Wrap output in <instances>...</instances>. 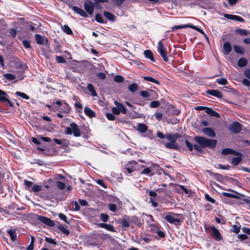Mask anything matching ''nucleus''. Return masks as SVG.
Listing matches in <instances>:
<instances>
[{"mask_svg":"<svg viewBox=\"0 0 250 250\" xmlns=\"http://www.w3.org/2000/svg\"><path fill=\"white\" fill-rule=\"evenodd\" d=\"M195 140L199 145H194V147L195 150L199 152H201L203 150V148L205 147H208L210 148L215 147L217 143L215 140L208 139L203 137H196Z\"/></svg>","mask_w":250,"mask_h":250,"instance_id":"nucleus-1","label":"nucleus"},{"mask_svg":"<svg viewBox=\"0 0 250 250\" xmlns=\"http://www.w3.org/2000/svg\"><path fill=\"white\" fill-rule=\"evenodd\" d=\"M179 216L180 214L170 212L165 217V219L169 223L177 225L181 222V220L176 217Z\"/></svg>","mask_w":250,"mask_h":250,"instance_id":"nucleus-2","label":"nucleus"},{"mask_svg":"<svg viewBox=\"0 0 250 250\" xmlns=\"http://www.w3.org/2000/svg\"><path fill=\"white\" fill-rule=\"evenodd\" d=\"M157 51L161 55L164 60L165 62H167L168 61V57L167 56L166 48L162 43V41L159 42L158 43Z\"/></svg>","mask_w":250,"mask_h":250,"instance_id":"nucleus-3","label":"nucleus"},{"mask_svg":"<svg viewBox=\"0 0 250 250\" xmlns=\"http://www.w3.org/2000/svg\"><path fill=\"white\" fill-rule=\"evenodd\" d=\"M159 166L154 164H152L149 167L145 168L141 172V174H146L147 175H152L154 173V171H157Z\"/></svg>","mask_w":250,"mask_h":250,"instance_id":"nucleus-4","label":"nucleus"},{"mask_svg":"<svg viewBox=\"0 0 250 250\" xmlns=\"http://www.w3.org/2000/svg\"><path fill=\"white\" fill-rule=\"evenodd\" d=\"M206 230L210 232L213 237L217 240L220 241L222 239L221 234L219 230L214 226L206 228Z\"/></svg>","mask_w":250,"mask_h":250,"instance_id":"nucleus-5","label":"nucleus"},{"mask_svg":"<svg viewBox=\"0 0 250 250\" xmlns=\"http://www.w3.org/2000/svg\"><path fill=\"white\" fill-rule=\"evenodd\" d=\"M84 7L89 14L92 15L93 13L94 5L91 1L86 0L84 3Z\"/></svg>","mask_w":250,"mask_h":250,"instance_id":"nucleus-6","label":"nucleus"},{"mask_svg":"<svg viewBox=\"0 0 250 250\" xmlns=\"http://www.w3.org/2000/svg\"><path fill=\"white\" fill-rule=\"evenodd\" d=\"M37 219L41 222L48 225V226L53 227L54 226V222L47 217L43 216L38 215Z\"/></svg>","mask_w":250,"mask_h":250,"instance_id":"nucleus-7","label":"nucleus"},{"mask_svg":"<svg viewBox=\"0 0 250 250\" xmlns=\"http://www.w3.org/2000/svg\"><path fill=\"white\" fill-rule=\"evenodd\" d=\"M229 129L233 133H237L241 129V125L238 122H234L229 125Z\"/></svg>","mask_w":250,"mask_h":250,"instance_id":"nucleus-8","label":"nucleus"},{"mask_svg":"<svg viewBox=\"0 0 250 250\" xmlns=\"http://www.w3.org/2000/svg\"><path fill=\"white\" fill-rule=\"evenodd\" d=\"M70 127L72 128V133L75 137H80L81 135L80 130L76 124L74 123L70 124Z\"/></svg>","mask_w":250,"mask_h":250,"instance_id":"nucleus-9","label":"nucleus"},{"mask_svg":"<svg viewBox=\"0 0 250 250\" xmlns=\"http://www.w3.org/2000/svg\"><path fill=\"white\" fill-rule=\"evenodd\" d=\"M207 93L217 98H222L223 96L222 93L217 90H208Z\"/></svg>","mask_w":250,"mask_h":250,"instance_id":"nucleus-10","label":"nucleus"},{"mask_svg":"<svg viewBox=\"0 0 250 250\" xmlns=\"http://www.w3.org/2000/svg\"><path fill=\"white\" fill-rule=\"evenodd\" d=\"M84 112L87 116L90 118H93L96 116L95 112L87 106H85L84 107Z\"/></svg>","mask_w":250,"mask_h":250,"instance_id":"nucleus-11","label":"nucleus"},{"mask_svg":"<svg viewBox=\"0 0 250 250\" xmlns=\"http://www.w3.org/2000/svg\"><path fill=\"white\" fill-rule=\"evenodd\" d=\"M98 226L100 227L104 228V229H106V230H108L111 232H114L115 231L113 226L111 225H109V224H106L105 223H100L98 224Z\"/></svg>","mask_w":250,"mask_h":250,"instance_id":"nucleus-12","label":"nucleus"},{"mask_svg":"<svg viewBox=\"0 0 250 250\" xmlns=\"http://www.w3.org/2000/svg\"><path fill=\"white\" fill-rule=\"evenodd\" d=\"M203 132L204 134L208 136L211 137H214L215 136V133L212 130V129L208 127L205 128L203 129Z\"/></svg>","mask_w":250,"mask_h":250,"instance_id":"nucleus-13","label":"nucleus"},{"mask_svg":"<svg viewBox=\"0 0 250 250\" xmlns=\"http://www.w3.org/2000/svg\"><path fill=\"white\" fill-rule=\"evenodd\" d=\"M224 54L228 55L231 50V46L229 42H226L223 45Z\"/></svg>","mask_w":250,"mask_h":250,"instance_id":"nucleus-14","label":"nucleus"},{"mask_svg":"<svg viewBox=\"0 0 250 250\" xmlns=\"http://www.w3.org/2000/svg\"><path fill=\"white\" fill-rule=\"evenodd\" d=\"M73 9L75 12L83 17H86L87 16V14L84 11V10L78 7L74 6L73 7Z\"/></svg>","mask_w":250,"mask_h":250,"instance_id":"nucleus-15","label":"nucleus"},{"mask_svg":"<svg viewBox=\"0 0 250 250\" xmlns=\"http://www.w3.org/2000/svg\"><path fill=\"white\" fill-rule=\"evenodd\" d=\"M165 146L167 148L176 149L178 148V146L176 141H172L165 144Z\"/></svg>","mask_w":250,"mask_h":250,"instance_id":"nucleus-16","label":"nucleus"},{"mask_svg":"<svg viewBox=\"0 0 250 250\" xmlns=\"http://www.w3.org/2000/svg\"><path fill=\"white\" fill-rule=\"evenodd\" d=\"M222 153L224 155H227L229 154H232L234 155H239L240 153L236 152L230 148L223 149L222 151Z\"/></svg>","mask_w":250,"mask_h":250,"instance_id":"nucleus-17","label":"nucleus"},{"mask_svg":"<svg viewBox=\"0 0 250 250\" xmlns=\"http://www.w3.org/2000/svg\"><path fill=\"white\" fill-rule=\"evenodd\" d=\"M205 108H206V112L208 114L212 116H214V117H219V114L217 112L213 110L211 108H210L208 107H206Z\"/></svg>","mask_w":250,"mask_h":250,"instance_id":"nucleus-18","label":"nucleus"},{"mask_svg":"<svg viewBox=\"0 0 250 250\" xmlns=\"http://www.w3.org/2000/svg\"><path fill=\"white\" fill-rule=\"evenodd\" d=\"M115 104L116 105V106H117L119 108L120 112H121L124 114L126 113V108L123 104L119 103L118 102H115Z\"/></svg>","mask_w":250,"mask_h":250,"instance_id":"nucleus-19","label":"nucleus"},{"mask_svg":"<svg viewBox=\"0 0 250 250\" xmlns=\"http://www.w3.org/2000/svg\"><path fill=\"white\" fill-rule=\"evenodd\" d=\"M137 129L140 132L144 133L147 130V127L145 124H138L137 125Z\"/></svg>","mask_w":250,"mask_h":250,"instance_id":"nucleus-20","label":"nucleus"},{"mask_svg":"<svg viewBox=\"0 0 250 250\" xmlns=\"http://www.w3.org/2000/svg\"><path fill=\"white\" fill-rule=\"evenodd\" d=\"M7 232L8 234L10 235L11 239L14 241L17 238V234L15 230L13 229H9L7 230Z\"/></svg>","mask_w":250,"mask_h":250,"instance_id":"nucleus-21","label":"nucleus"},{"mask_svg":"<svg viewBox=\"0 0 250 250\" xmlns=\"http://www.w3.org/2000/svg\"><path fill=\"white\" fill-rule=\"evenodd\" d=\"M144 54L146 58H148L152 61H154L152 52L150 50H147L145 51L144 52Z\"/></svg>","mask_w":250,"mask_h":250,"instance_id":"nucleus-22","label":"nucleus"},{"mask_svg":"<svg viewBox=\"0 0 250 250\" xmlns=\"http://www.w3.org/2000/svg\"><path fill=\"white\" fill-rule=\"evenodd\" d=\"M87 87L88 91L91 93L93 96H96L97 95L95 88L92 84H88Z\"/></svg>","mask_w":250,"mask_h":250,"instance_id":"nucleus-23","label":"nucleus"},{"mask_svg":"<svg viewBox=\"0 0 250 250\" xmlns=\"http://www.w3.org/2000/svg\"><path fill=\"white\" fill-rule=\"evenodd\" d=\"M234 50L238 54H242L244 52V48L238 45H234Z\"/></svg>","mask_w":250,"mask_h":250,"instance_id":"nucleus-24","label":"nucleus"},{"mask_svg":"<svg viewBox=\"0 0 250 250\" xmlns=\"http://www.w3.org/2000/svg\"><path fill=\"white\" fill-rule=\"evenodd\" d=\"M104 16L109 20L113 21L115 20V16L112 13L109 12H104Z\"/></svg>","mask_w":250,"mask_h":250,"instance_id":"nucleus-25","label":"nucleus"},{"mask_svg":"<svg viewBox=\"0 0 250 250\" xmlns=\"http://www.w3.org/2000/svg\"><path fill=\"white\" fill-rule=\"evenodd\" d=\"M128 89L131 92H135L138 88V85L137 83H132L128 86Z\"/></svg>","mask_w":250,"mask_h":250,"instance_id":"nucleus-26","label":"nucleus"},{"mask_svg":"<svg viewBox=\"0 0 250 250\" xmlns=\"http://www.w3.org/2000/svg\"><path fill=\"white\" fill-rule=\"evenodd\" d=\"M247 64V60L244 58H241L238 61V65L240 67H244Z\"/></svg>","mask_w":250,"mask_h":250,"instance_id":"nucleus-27","label":"nucleus"},{"mask_svg":"<svg viewBox=\"0 0 250 250\" xmlns=\"http://www.w3.org/2000/svg\"><path fill=\"white\" fill-rule=\"evenodd\" d=\"M239 155H240L238 157L233 158L231 160V163L234 165H237L238 164L241 162L242 160V158L241 156V154H240Z\"/></svg>","mask_w":250,"mask_h":250,"instance_id":"nucleus-28","label":"nucleus"},{"mask_svg":"<svg viewBox=\"0 0 250 250\" xmlns=\"http://www.w3.org/2000/svg\"><path fill=\"white\" fill-rule=\"evenodd\" d=\"M36 42L39 44H42L44 42V38L40 35H36L35 36Z\"/></svg>","mask_w":250,"mask_h":250,"instance_id":"nucleus-29","label":"nucleus"},{"mask_svg":"<svg viewBox=\"0 0 250 250\" xmlns=\"http://www.w3.org/2000/svg\"><path fill=\"white\" fill-rule=\"evenodd\" d=\"M7 94L0 89V101L5 102V100H7Z\"/></svg>","mask_w":250,"mask_h":250,"instance_id":"nucleus-30","label":"nucleus"},{"mask_svg":"<svg viewBox=\"0 0 250 250\" xmlns=\"http://www.w3.org/2000/svg\"><path fill=\"white\" fill-rule=\"evenodd\" d=\"M62 28L66 34L68 35H71L72 34V31L68 26L64 25L62 26Z\"/></svg>","mask_w":250,"mask_h":250,"instance_id":"nucleus-31","label":"nucleus"},{"mask_svg":"<svg viewBox=\"0 0 250 250\" xmlns=\"http://www.w3.org/2000/svg\"><path fill=\"white\" fill-rule=\"evenodd\" d=\"M177 137V136L176 134H168L166 136L167 139L170 142L176 141Z\"/></svg>","mask_w":250,"mask_h":250,"instance_id":"nucleus-32","label":"nucleus"},{"mask_svg":"<svg viewBox=\"0 0 250 250\" xmlns=\"http://www.w3.org/2000/svg\"><path fill=\"white\" fill-rule=\"evenodd\" d=\"M15 94L17 96H20L24 99H25V100L29 99V97L27 95H26V94H25L24 93L19 92V91H17V92H16Z\"/></svg>","mask_w":250,"mask_h":250,"instance_id":"nucleus-33","label":"nucleus"},{"mask_svg":"<svg viewBox=\"0 0 250 250\" xmlns=\"http://www.w3.org/2000/svg\"><path fill=\"white\" fill-rule=\"evenodd\" d=\"M62 106H63V108H61L60 109V110L65 112H66V113H68L69 112L70 107H69V105L66 102H63V105Z\"/></svg>","mask_w":250,"mask_h":250,"instance_id":"nucleus-34","label":"nucleus"},{"mask_svg":"<svg viewBox=\"0 0 250 250\" xmlns=\"http://www.w3.org/2000/svg\"><path fill=\"white\" fill-rule=\"evenodd\" d=\"M216 82L221 85H226L228 83L227 80L225 78H221L220 79H217L216 80Z\"/></svg>","mask_w":250,"mask_h":250,"instance_id":"nucleus-35","label":"nucleus"},{"mask_svg":"<svg viewBox=\"0 0 250 250\" xmlns=\"http://www.w3.org/2000/svg\"><path fill=\"white\" fill-rule=\"evenodd\" d=\"M144 79L146 81L152 82L153 83H156L157 84H160V83L158 81H157V80H156L152 77H144Z\"/></svg>","mask_w":250,"mask_h":250,"instance_id":"nucleus-36","label":"nucleus"},{"mask_svg":"<svg viewBox=\"0 0 250 250\" xmlns=\"http://www.w3.org/2000/svg\"><path fill=\"white\" fill-rule=\"evenodd\" d=\"M188 26H189V24L176 25V26H173L172 28V31H175V30H178L179 29H181V28H188Z\"/></svg>","mask_w":250,"mask_h":250,"instance_id":"nucleus-37","label":"nucleus"},{"mask_svg":"<svg viewBox=\"0 0 250 250\" xmlns=\"http://www.w3.org/2000/svg\"><path fill=\"white\" fill-rule=\"evenodd\" d=\"M222 194L228 197L233 198L235 199L239 198V196L238 195L230 193L224 192L222 193Z\"/></svg>","mask_w":250,"mask_h":250,"instance_id":"nucleus-38","label":"nucleus"},{"mask_svg":"<svg viewBox=\"0 0 250 250\" xmlns=\"http://www.w3.org/2000/svg\"><path fill=\"white\" fill-rule=\"evenodd\" d=\"M58 228L65 234L68 235L69 234V231L62 226L59 225L58 226Z\"/></svg>","mask_w":250,"mask_h":250,"instance_id":"nucleus-39","label":"nucleus"},{"mask_svg":"<svg viewBox=\"0 0 250 250\" xmlns=\"http://www.w3.org/2000/svg\"><path fill=\"white\" fill-rule=\"evenodd\" d=\"M100 218L102 221L105 222L109 219V216L106 214L101 213L100 215Z\"/></svg>","mask_w":250,"mask_h":250,"instance_id":"nucleus-40","label":"nucleus"},{"mask_svg":"<svg viewBox=\"0 0 250 250\" xmlns=\"http://www.w3.org/2000/svg\"><path fill=\"white\" fill-rule=\"evenodd\" d=\"M95 20L97 22H100V23H104V22L102 16L99 14H97L96 15Z\"/></svg>","mask_w":250,"mask_h":250,"instance_id":"nucleus-41","label":"nucleus"},{"mask_svg":"<svg viewBox=\"0 0 250 250\" xmlns=\"http://www.w3.org/2000/svg\"><path fill=\"white\" fill-rule=\"evenodd\" d=\"M114 80L117 83H121L124 81V79L123 76L117 75L114 77Z\"/></svg>","mask_w":250,"mask_h":250,"instance_id":"nucleus-42","label":"nucleus"},{"mask_svg":"<svg viewBox=\"0 0 250 250\" xmlns=\"http://www.w3.org/2000/svg\"><path fill=\"white\" fill-rule=\"evenodd\" d=\"M205 199L208 202H210L212 203H215V200L212 198V197H211L208 193H206L205 194Z\"/></svg>","mask_w":250,"mask_h":250,"instance_id":"nucleus-43","label":"nucleus"},{"mask_svg":"<svg viewBox=\"0 0 250 250\" xmlns=\"http://www.w3.org/2000/svg\"><path fill=\"white\" fill-rule=\"evenodd\" d=\"M188 27L193 29L196 30L197 31H198L203 34H204V32L200 28H199V27L195 26L192 24H189Z\"/></svg>","mask_w":250,"mask_h":250,"instance_id":"nucleus-44","label":"nucleus"},{"mask_svg":"<svg viewBox=\"0 0 250 250\" xmlns=\"http://www.w3.org/2000/svg\"><path fill=\"white\" fill-rule=\"evenodd\" d=\"M160 104V103L158 101H154L150 103V106L151 107L155 108L158 107Z\"/></svg>","mask_w":250,"mask_h":250,"instance_id":"nucleus-45","label":"nucleus"},{"mask_svg":"<svg viewBox=\"0 0 250 250\" xmlns=\"http://www.w3.org/2000/svg\"><path fill=\"white\" fill-rule=\"evenodd\" d=\"M236 32L240 35H247L248 33V31L246 30L242 29H238L236 30Z\"/></svg>","mask_w":250,"mask_h":250,"instance_id":"nucleus-46","label":"nucleus"},{"mask_svg":"<svg viewBox=\"0 0 250 250\" xmlns=\"http://www.w3.org/2000/svg\"><path fill=\"white\" fill-rule=\"evenodd\" d=\"M57 186L58 188L60 189H63L65 187V184L61 181H58L57 182Z\"/></svg>","mask_w":250,"mask_h":250,"instance_id":"nucleus-47","label":"nucleus"},{"mask_svg":"<svg viewBox=\"0 0 250 250\" xmlns=\"http://www.w3.org/2000/svg\"><path fill=\"white\" fill-rule=\"evenodd\" d=\"M56 60L59 63H64L65 62V60L62 56H56Z\"/></svg>","mask_w":250,"mask_h":250,"instance_id":"nucleus-48","label":"nucleus"},{"mask_svg":"<svg viewBox=\"0 0 250 250\" xmlns=\"http://www.w3.org/2000/svg\"><path fill=\"white\" fill-rule=\"evenodd\" d=\"M32 189L34 192H38L41 190V187L39 185H35L32 187Z\"/></svg>","mask_w":250,"mask_h":250,"instance_id":"nucleus-49","label":"nucleus"},{"mask_svg":"<svg viewBox=\"0 0 250 250\" xmlns=\"http://www.w3.org/2000/svg\"><path fill=\"white\" fill-rule=\"evenodd\" d=\"M45 241L46 242H47L48 243L52 244H54V245H56L57 244V243L55 241V240L54 239H53L51 238L45 237Z\"/></svg>","mask_w":250,"mask_h":250,"instance_id":"nucleus-50","label":"nucleus"},{"mask_svg":"<svg viewBox=\"0 0 250 250\" xmlns=\"http://www.w3.org/2000/svg\"><path fill=\"white\" fill-rule=\"evenodd\" d=\"M4 77L6 79L9 80H13L15 79V76L14 75L11 74H5L4 75Z\"/></svg>","mask_w":250,"mask_h":250,"instance_id":"nucleus-51","label":"nucleus"},{"mask_svg":"<svg viewBox=\"0 0 250 250\" xmlns=\"http://www.w3.org/2000/svg\"><path fill=\"white\" fill-rule=\"evenodd\" d=\"M109 209L113 212H115L117 210V206L115 204H110L108 206Z\"/></svg>","mask_w":250,"mask_h":250,"instance_id":"nucleus-52","label":"nucleus"},{"mask_svg":"<svg viewBox=\"0 0 250 250\" xmlns=\"http://www.w3.org/2000/svg\"><path fill=\"white\" fill-rule=\"evenodd\" d=\"M134 169L135 168L133 167H125V172L127 173L128 174H130L131 173L134 171Z\"/></svg>","mask_w":250,"mask_h":250,"instance_id":"nucleus-53","label":"nucleus"},{"mask_svg":"<svg viewBox=\"0 0 250 250\" xmlns=\"http://www.w3.org/2000/svg\"><path fill=\"white\" fill-rule=\"evenodd\" d=\"M106 118L111 121H113L115 120V116L112 113H106Z\"/></svg>","mask_w":250,"mask_h":250,"instance_id":"nucleus-54","label":"nucleus"},{"mask_svg":"<svg viewBox=\"0 0 250 250\" xmlns=\"http://www.w3.org/2000/svg\"><path fill=\"white\" fill-rule=\"evenodd\" d=\"M121 224L123 227H128L129 226V223L125 219H123L122 220Z\"/></svg>","mask_w":250,"mask_h":250,"instance_id":"nucleus-55","label":"nucleus"},{"mask_svg":"<svg viewBox=\"0 0 250 250\" xmlns=\"http://www.w3.org/2000/svg\"><path fill=\"white\" fill-rule=\"evenodd\" d=\"M112 111L113 113L116 115H119L120 113V110L117 106L113 107L112 109Z\"/></svg>","mask_w":250,"mask_h":250,"instance_id":"nucleus-56","label":"nucleus"},{"mask_svg":"<svg viewBox=\"0 0 250 250\" xmlns=\"http://www.w3.org/2000/svg\"><path fill=\"white\" fill-rule=\"evenodd\" d=\"M140 95L145 98H147L150 96L149 93L146 91H142L140 92Z\"/></svg>","mask_w":250,"mask_h":250,"instance_id":"nucleus-57","label":"nucleus"},{"mask_svg":"<svg viewBox=\"0 0 250 250\" xmlns=\"http://www.w3.org/2000/svg\"><path fill=\"white\" fill-rule=\"evenodd\" d=\"M59 217L61 219L63 220L66 223H68L67 221V217L64 214H62V213L59 214Z\"/></svg>","mask_w":250,"mask_h":250,"instance_id":"nucleus-58","label":"nucleus"},{"mask_svg":"<svg viewBox=\"0 0 250 250\" xmlns=\"http://www.w3.org/2000/svg\"><path fill=\"white\" fill-rule=\"evenodd\" d=\"M22 43H23V45L25 48H30V43L29 42H28V41L24 40L22 42Z\"/></svg>","mask_w":250,"mask_h":250,"instance_id":"nucleus-59","label":"nucleus"},{"mask_svg":"<svg viewBox=\"0 0 250 250\" xmlns=\"http://www.w3.org/2000/svg\"><path fill=\"white\" fill-rule=\"evenodd\" d=\"M96 183H97L98 185H100L101 186H102V187H103V188H106V186H105V184L104 183V181H103V180H100V179H99V180H97L96 181Z\"/></svg>","mask_w":250,"mask_h":250,"instance_id":"nucleus-60","label":"nucleus"},{"mask_svg":"<svg viewBox=\"0 0 250 250\" xmlns=\"http://www.w3.org/2000/svg\"><path fill=\"white\" fill-rule=\"evenodd\" d=\"M224 17L228 19H230L232 20H235V17H236L235 15H232L230 14H225Z\"/></svg>","mask_w":250,"mask_h":250,"instance_id":"nucleus-61","label":"nucleus"},{"mask_svg":"<svg viewBox=\"0 0 250 250\" xmlns=\"http://www.w3.org/2000/svg\"><path fill=\"white\" fill-rule=\"evenodd\" d=\"M186 144L188 149L190 151H192L193 149V146L192 144L187 140L186 141Z\"/></svg>","mask_w":250,"mask_h":250,"instance_id":"nucleus-62","label":"nucleus"},{"mask_svg":"<svg viewBox=\"0 0 250 250\" xmlns=\"http://www.w3.org/2000/svg\"><path fill=\"white\" fill-rule=\"evenodd\" d=\"M24 184L25 186L27 188L30 187L33 185V183L32 182L28 181L27 180L24 181Z\"/></svg>","mask_w":250,"mask_h":250,"instance_id":"nucleus-63","label":"nucleus"},{"mask_svg":"<svg viewBox=\"0 0 250 250\" xmlns=\"http://www.w3.org/2000/svg\"><path fill=\"white\" fill-rule=\"evenodd\" d=\"M242 229L244 232L250 235V229L246 227H244Z\"/></svg>","mask_w":250,"mask_h":250,"instance_id":"nucleus-64","label":"nucleus"}]
</instances>
